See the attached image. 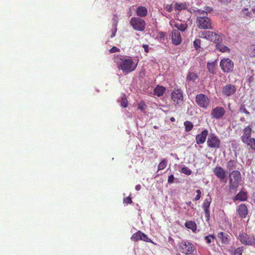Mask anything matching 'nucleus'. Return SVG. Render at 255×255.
<instances>
[{
  "instance_id": "18",
  "label": "nucleus",
  "mask_w": 255,
  "mask_h": 255,
  "mask_svg": "<svg viewBox=\"0 0 255 255\" xmlns=\"http://www.w3.org/2000/svg\"><path fill=\"white\" fill-rule=\"evenodd\" d=\"M252 134V128L248 126L244 128L243 134L241 136V140L243 142H247V140L251 138Z\"/></svg>"
},
{
  "instance_id": "56",
  "label": "nucleus",
  "mask_w": 255,
  "mask_h": 255,
  "mask_svg": "<svg viewBox=\"0 0 255 255\" xmlns=\"http://www.w3.org/2000/svg\"><path fill=\"white\" fill-rule=\"evenodd\" d=\"M244 111L245 114H249V112L246 109H244Z\"/></svg>"
},
{
  "instance_id": "20",
  "label": "nucleus",
  "mask_w": 255,
  "mask_h": 255,
  "mask_svg": "<svg viewBox=\"0 0 255 255\" xmlns=\"http://www.w3.org/2000/svg\"><path fill=\"white\" fill-rule=\"evenodd\" d=\"M135 12L137 15L141 17H145L147 14V8L143 6H138L136 9Z\"/></svg>"
},
{
  "instance_id": "5",
  "label": "nucleus",
  "mask_w": 255,
  "mask_h": 255,
  "mask_svg": "<svg viewBox=\"0 0 255 255\" xmlns=\"http://www.w3.org/2000/svg\"><path fill=\"white\" fill-rule=\"evenodd\" d=\"M195 101L199 107L203 109L207 108L210 103V99L203 94L197 95L195 97Z\"/></svg>"
},
{
  "instance_id": "38",
  "label": "nucleus",
  "mask_w": 255,
  "mask_h": 255,
  "mask_svg": "<svg viewBox=\"0 0 255 255\" xmlns=\"http://www.w3.org/2000/svg\"><path fill=\"white\" fill-rule=\"evenodd\" d=\"M186 4L185 3H176L175 4V8L178 10H181L186 8Z\"/></svg>"
},
{
  "instance_id": "48",
  "label": "nucleus",
  "mask_w": 255,
  "mask_h": 255,
  "mask_svg": "<svg viewBox=\"0 0 255 255\" xmlns=\"http://www.w3.org/2000/svg\"><path fill=\"white\" fill-rule=\"evenodd\" d=\"M244 14L247 16H250L251 12L248 11V8H245L242 10Z\"/></svg>"
},
{
  "instance_id": "6",
  "label": "nucleus",
  "mask_w": 255,
  "mask_h": 255,
  "mask_svg": "<svg viewBox=\"0 0 255 255\" xmlns=\"http://www.w3.org/2000/svg\"><path fill=\"white\" fill-rule=\"evenodd\" d=\"M178 246L180 252L186 255L192 254L195 250L194 245L188 242H182L179 244Z\"/></svg>"
},
{
  "instance_id": "54",
  "label": "nucleus",
  "mask_w": 255,
  "mask_h": 255,
  "mask_svg": "<svg viewBox=\"0 0 255 255\" xmlns=\"http://www.w3.org/2000/svg\"><path fill=\"white\" fill-rule=\"evenodd\" d=\"M135 189L137 191H139L141 189V186L140 185H136L135 187Z\"/></svg>"
},
{
  "instance_id": "44",
  "label": "nucleus",
  "mask_w": 255,
  "mask_h": 255,
  "mask_svg": "<svg viewBox=\"0 0 255 255\" xmlns=\"http://www.w3.org/2000/svg\"><path fill=\"white\" fill-rule=\"evenodd\" d=\"M196 193H197V194L195 198V201H198L201 198V191L199 189H198V190H197L196 191Z\"/></svg>"
},
{
  "instance_id": "58",
  "label": "nucleus",
  "mask_w": 255,
  "mask_h": 255,
  "mask_svg": "<svg viewBox=\"0 0 255 255\" xmlns=\"http://www.w3.org/2000/svg\"><path fill=\"white\" fill-rule=\"evenodd\" d=\"M252 11L254 13H255V9H253Z\"/></svg>"
},
{
  "instance_id": "13",
  "label": "nucleus",
  "mask_w": 255,
  "mask_h": 255,
  "mask_svg": "<svg viewBox=\"0 0 255 255\" xmlns=\"http://www.w3.org/2000/svg\"><path fill=\"white\" fill-rule=\"evenodd\" d=\"M215 175L221 181L226 182L225 178L227 176L226 171L221 166H216L213 169Z\"/></svg>"
},
{
  "instance_id": "37",
  "label": "nucleus",
  "mask_w": 255,
  "mask_h": 255,
  "mask_svg": "<svg viewBox=\"0 0 255 255\" xmlns=\"http://www.w3.org/2000/svg\"><path fill=\"white\" fill-rule=\"evenodd\" d=\"M201 40L200 39H195L193 42L194 47L196 50H200L201 48Z\"/></svg>"
},
{
  "instance_id": "45",
  "label": "nucleus",
  "mask_w": 255,
  "mask_h": 255,
  "mask_svg": "<svg viewBox=\"0 0 255 255\" xmlns=\"http://www.w3.org/2000/svg\"><path fill=\"white\" fill-rule=\"evenodd\" d=\"M119 51H120V49L115 46L113 47L109 50V52L111 53H115V52H119Z\"/></svg>"
},
{
  "instance_id": "3",
  "label": "nucleus",
  "mask_w": 255,
  "mask_h": 255,
  "mask_svg": "<svg viewBox=\"0 0 255 255\" xmlns=\"http://www.w3.org/2000/svg\"><path fill=\"white\" fill-rule=\"evenodd\" d=\"M196 24L199 29H212V22L210 18L204 15H199L196 19Z\"/></svg>"
},
{
  "instance_id": "40",
  "label": "nucleus",
  "mask_w": 255,
  "mask_h": 255,
  "mask_svg": "<svg viewBox=\"0 0 255 255\" xmlns=\"http://www.w3.org/2000/svg\"><path fill=\"white\" fill-rule=\"evenodd\" d=\"M128 101L126 97V96L125 95H123V96L121 97V105L124 107L126 108L128 106Z\"/></svg>"
},
{
  "instance_id": "47",
  "label": "nucleus",
  "mask_w": 255,
  "mask_h": 255,
  "mask_svg": "<svg viewBox=\"0 0 255 255\" xmlns=\"http://www.w3.org/2000/svg\"><path fill=\"white\" fill-rule=\"evenodd\" d=\"M124 203H125L126 204H130L132 203L131 199L130 197H127L124 199Z\"/></svg>"
},
{
  "instance_id": "42",
  "label": "nucleus",
  "mask_w": 255,
  "mask_h": 255,
  "mask_svg": "<svg viewBox=\"0 0 255 255\" xmlns=\"http://www.w3.org/2000/svg\"><path fill=\"white\" fill-rule=\"evenodd\" d=\"M146 106L144 102L141 101L138 104V109H139L141 111L143 112L146 109Z\"/></svg>"
},
{
  "instance_id": "46",
  "label": "nucleus",
  "mask_w": 255,
  "mask_h": 255,
  "mask_svg": "<svg viewBox=\"0 0 255 255\" xmlns=\"http://www.w3.org/2000/svg\"><path fill=\"white\" fill-rule=\"evenodd\" d=\"M174 176L173 174H171L168 176V182L170 184L174 182Z\"/></svg>"
},
{
  "instance_id": "10",
  "label": "nucleus",
  "mask_w": 255,
  "mask_h": 255,
  "mask_svg": "<svg viewBox=\"0 0 255 255\" xmlns=\"http://www.w3.org/2000/svg\"><path fill=\"white\" fill-rule=\"evenodd\" d=\"M207 143L209 147L217 149L220 147L221 141L216 135L211 134L208 137Z\"/></svg>"
},
{
  "instance_id": "23",
  "label": "nucleus",
  "mask_w": 255,
  "mask_h": 255,
  "mask_svg": "<svg viewBox=\"0 0 255 255\" xmlns=\"http://www.w3.org/2000/svg\"><path fill=\"white\" fill-rule=\"evenodd\" d=\"M165 91V88L162 86H157L154 90V94L157 97H160L163 95Z\"/></svg>"
},
{
  "instance_id": "53",
  "label": "nucleus",
  "mask_w": 255,
  "mask_h": 255,
  "mask_svg": "<svg viewBox=\"0 0 255 255\" xmlns=\"http://www.w3.org/2000/svg\"><path fill=\"white\" fill-rule=\"evenodd\" d=\"M252 200L255 203V192L252 194Z\"/></svg>"
},
{
  "instance_id": "9",
  "label": "nucleus",
  "mask_w": 255,
  "mask_h": 255,
  "mask_svg": "<svg viewBox=\"0 0 255 255\" xmlns=\"http://www.w3.org/2000/svg\"><path fill=\"white\" fill-rule=\"evenodd\" d=\"M238 239L244 245L250 246L255 245V238L253 235H248L245 233H242L239 234Z\"/></svg>"
},
{
  "instance_id": "11",
  "label": "nucleus",
  "mask_w": 255,
  "mask_h": 255,
  "mask_svg": "<svg viewBox=\"0 0 255 255\" xmlns=\"http://www.w3.org/2000/svg\"><path fill=\"white\" fill-rule=\"evenodd\" d=\"M171 99L178 105L182 104L183 101V92L180 89H174L171 95Z\"/></svg>"
},
{
  "instance_id": "14",
  "label": "nucleus",
  "mask_w": 255,
  "mask_h": 255,
  "mask_svg": "<svg viewBox=\"0 0 255 255\" xmlns=\"http://www.w3.org/2000/svg\"><path fill=\"white\" fill-rule=\"evenodd\" d=\"M236 91L235 86L232 84H227L222 88V93L226 97H229L234 94Z\"/></svg>"
},
{
  "instance_id": "36",
  "label": "nucleus",
  "mask_w": 255,
  "mask_h": 255,
  "mask_svg": "<svg viewBox=\"0 0 255 255\" xmlns=\"http://www.w3.org/2000/svg\"><path fill=\"white\" fill-rule=\"evenodd\" d=\"M167 166V160L165 159H162L161 162L158 165V170L164 169Z\"/></svg>"
},
{
  "instance_id": "8",
  "label": "nucleus",
  "mask_w": 255,
  "mask_h": 255,
  "mask_svg": "<svg viewBox=\"0 0 255 255\" xmlns=\"http://www.w3.org/2000/svg\"><path fill=\"white\" fill-rule=\"evenodd\" d=\"M221 69L225 73H229L233 71L234 64L230 59L226 58L222 59L220 62Z\"/></svg>"
},
{
  "instance_id": "49",
  "label": "nucleus",
  "mask_w": 255,
  "mask_h": 255,
  "mask_svg": "<svg viewBox=\"0 0 255 255\" xmlns=\"http://www.w3.org/2000/svg\"><path fill=\"white\" fill-rule=\"evenodd\" d=\"M142 47L144 48V51L146 53L148 52V45L147 44H143Z\"/></svg>"
},
{
  "instance_id": "51",
  "label": "nucleus",
  "mask_w": 255,
  "mask_h": 255,
  "mask_svg": "<svg viewBox=\"0 0 255 255\" xmlns=\"http://www.w3.org/2000/svg\"><path fill=\"white\" fill-rule=\"evenodd\" d=\"M116 31H117V28H116V26L115 27V29L113 30V31L112 32V34L111 36V38L114 37L116 35Z\"/></svg>"
},
{
  "instance_id": "27",
  "label": "nucleus",
  "mask_w": 255,
  "mask_h": 255,
  "mask_svg": "<svg viewBox=\"0 0 255 255\" xmlns=\"http://www.w3.org/2000/svg\"><path fill=\"white\" fill-rule=\"evenodd\" d=\"M198 78L197 75L194 72H189L187 75L186 80L188 81H195Z\"/></svg>"
},
{
  "instance_id": "4",
  "label": "nucleus",
  "mask_w": 255,
  "mask_h": 255,
  "mask_svg": "<svg viewBox=\"0 0 255 255\" xmlns=\"http://www.w3.org/2000/svg\"><path fill=\"white\" fill-rule=\"evenodd\" d=\"M130 25L136 31H143L145 30L146 23L142 18L138 17H132L129 21Z\"/></svg>"
},
{
  "instance_id": "50",
  "label": "nucleus",
  "mask_w": 255,
  "mask_h": 255,
  "mask_svg": "<svg viewBox=\"0 0 255 255\" xmlns=\"http://www.w3.org/2000/svg\"><path fill=\"white\" fill-rule=\"evenodd\" d=\"M219 1L224 4H227L230 2L231 0H219Z\"/></svg>"
},
{
  "instance_id": "12",
  "label": "nucleus",
  "mask_w": 255,
  "mask_h": 255,
  "mask_svg": "<svg viewBox=\"0 0 255 255\" xmlns=\"http://www.w3.org/2000/svg\"><path fill=\"white\" fill-rule=\"evenodd\" d=\"M225 110L222 107H216L212 110L211 117L212 119L219 120L225 114Z\"/></svg>"
},
{
  "instance_id": "57",
  "label": "nucleus",
  "mask_w": 255,
  "mask_h": 255,
  "mask_svg": "<svg viewBox=\"0 0 255 255\" xmlns=\"http://www.w3.org/2000/svg\"><path fill=\"white\" fill-rule=\"evenodd\" d=\"M187 204L188 205H191V202L189 201V202H188V203H187Z\"/></svg>"
},
{
  "instance_id": "29",
  "label": "nucleus",
  "mask_w": 255,
  "mask_h": 255,
  "mask_svg": "<svg viewBox=\"0 0 255 255\" xmlns=\"http://www.w3.org/2000/svg\"><path fill=\"white\" fill-rule=\"evenodd\" d=\"M249 146L250 148L255 151V138H251L247 140V142H244Z\"/></svg>"
},
{
  "instance_id": "31",
  "label": "nucleus",
  "mask_w": 255,
  "mask_h": 255,
  "mask_svg": "<svg viewBox=\"0 0 255 255\" xmlns=\"http://www.w3.org/2000/svg\"><path fill=\"white\" fill-rule=\"evenodd\" d=\"M237 163V161L235 160H230L227 164V168L229 171L233 170Z\"/></svg>"
},
{
  "instance_id": "2",
  "label": "nucleus",
  "mask_w": 255,
  "mask_h": 255,
  "mask_svg": "<svg viewBox=\"0 0 255 255\" xmlns=\"http://www.w3.org/2000/svg\"><path fill=\"white\" fill-rule=\"evenodd\" d=\"M230 188L233 190L236 189L241 181L242 177L241 173L238 170H233L229 174Z\"/></svg>"
},
{
  "instance_id": "17",
  "label": "nucleus",
  "mask_w": 255,
  "mask_h": 255,
  "mask_svg": "<svg viewBox=\"0 0 255 255\" xmlns=\"http://www.w3.org/2000/svg\"><path fill=\"white\" fill-rule=\"evenodd\" d=\"M217 237L221 241V243L222 246L228 244L230 241L229 235L225 232H220L218 233Z\"/></svg>"
},
{
  "instance_id": "7",
  "label": "nucleus",
  "mask_w": 255,
  "mask_h": 255,
  "mask_svg": "<svg viewBox=\"0 0 255 255\" xmlns=\"http://www.w3.org/2000/svg\"><path fill=\"white\" fill-rule=\"evenodd\" d=\"M202 37L214 42L215 44L221 43L222 38L219 34L210 31H205L202 33Z\"/></svg>"
},
{
  "instance_id": "60",
  "label": "nucleus",
  "mask_w": 255,
  "mask_h": 255,
  "mask_svg": "<svg viewBox=\"0 0 255 255\" xmlns=\"http://www.w3.org/2000/svg\"><path fill=\"white\" fill-rule=\"evenodd\" d=\"M251 78H252V77H250V81H251V80H252Z\"/></svg>"
},
{
  "instance_id": "30",
  "label": "nucleus",
  "mask_w": 255,
  "mask_h": 255,
  "mask_svg": "<svg viewBox=\"0 0 255 255\" xmlns=\"http://www.w3.org/2000/svg\"><path fill=\"white\" fill-rule=\"evenodd\" d=\"M184 125L185 126V131L186 132H189L193 128V124L190 121H185L184 122Z\"/></svg>"
},
{
  "instance_id": "1",
  "label": "nucleus",
  "mask_w": 255,
  "mask_h": 255,
  "mask_svg": "<svg viewBox=\"0 0 255 255\" xmlns=\"http://www.w3.org/2000/svg\"><path fill=\"white\" fill-rule=\"evenodd\" d=\"M114 61L118 65L119 69L124 73H128L133 71L136 68L137 64H134L131 58H126L123 56H117L114 58Z\"/></svg>"
},
{
  "instance_id": "61",
  "label": "nucleus",
  "mask_w": 255,
  "mask_h": 255,
  "mask_svg": "<svg viewBox=\"0 0 255 255\" xmlns=\"http://www.w3.org/2000/svg\"><path fill=\"white\" fill-rule=\"evenodd\" d=\"M177 255H180V254H177Z\"/></svg>"
},
{
  "instance_id": "19",
  "label": "nucleus",
  "mask_w": 255,
  "mask_h": 255,
  "mask_svg": "<svg viewBox=\"0 0 255 255\" xmlns=\"http://www.w3.org/2000/svg\"><path fill=\"white\" fill-rule=\"evenodd\" d=\"M208 130L207 129L202 131L200 133L197 134L196 136V143L198 144L203 143L206 140Z\"/></svg>"
},
{
  "instance_id": "21",
  "label": "nucleus",
  "mask_w": 255,
  "mask_h": 255,
  "mask_svg": "<svg viewBox=\"0 0 255 255\" xmlns=\"http://www.w3.org/2000/svg\"><path fill=\"white\" fill-rule=\"evenodd\" d=\"M238 212L240 217L245 218L248 214V209L246 204H241L238 207Z\"/></svg>"
},
{
  "instance_id": "32",
  "label": "nucleus",
  "mask_w": 255,
  "mask_h": 255,
  "mask_svg": "<svg viewBox=\"0 0 255 255\" xmlns=\"http://www.w3.org/2000/svg\"><path fill=\"white\" fill-rule=\"evenodd\" d=\"M207 68L208 71L212 74H214L215 73V69H216V64L215 62H208L207 63Z\"/></svg>"
},
{
  "instance_id": "52",
  "label": "nucleus",
  "mask_w": 255,
  "mask_h": 255,
  "mask_svg": "<svg viewBox=\"0 0 255 255\" xmlns=\"http://www.w3.org/2000/svg\"><path fill=\"white\" fill-rule=\"evenodd\" d=\"M166 8H167V10L169 12L171 11L172 10V7L171 5H167Z\"/></svg>"
},
{
  "instance_id": "28",
  "label": "nucleus",
  "mask_w": 255,
  "mask_h": 255,
  "mask_svg": "<svg viewBox=\"0 0 255 255\" xmlns=\"http://www.w3.org/2000/svg\"><path fill=\"white\" fill-rule=\"evenodd\" d=\"M174 27L177 28L178 30L184 31L187 28V24L181 22H176L174 24Z\"/></svg>"
},
{
  "instance_id": "39",
  "label": "nucleus",
  "mask_w": 255,
  "mask_h": 255,
  "mask_svg": "<svg viewBox=\"0 0 255 255\" xmlns=\"http://www.w3.org/2000/svg\"><path fill=\"white\" fill-rule=\"evenodd\" d=\"M243 251V247L238 248L234 251L233 255H242Z\"/></svg>"
},
{
  "instance_id": "34",
  "label": "nucleus",
  "mask_w": 255,
  "mask_h": 255,
  "mask_svg": "<svg viewBox=\"0 0 255 255\" xmlns=\"http://www.w3.org/2000/svg\"><path fill=\"white\" fill-rule=\"evenodd\" d=\"M141 232L140 231H138L132 235V236L131 237V239L134 242H136L139 240H141Z\"/></svg>"
},
{
  "instance_id": "35",
  "label": "nucleus",
  "mask_w": 255,
  "mask_h": 255,
  "mask_svg": "<svg viewBox=\"0 0 255 255\" xmlns=\"http://www.w3.org/2000/svg\"><path fill=\"white\" fill-rule=\"evenodd\" d=\"M205 240L206 241L207 244H211L215 239H216V237L213 234H210L208 236H206L204 237Z\"/></svg>"
},
{
  "instance_id": "15",
  "label": "nucleus",
  "mask_w": 255,
  "mask_h": 255,
  "mask_svg": "<svg viewBox=\"0 0 255 255\" xmlns=\"http://www.w3.org/2000/svg\"><path fill=\"white\" fill-rule=\"evenodd\" d=\"M211 197L209 196L206 198L202 205V208H203L205 212V216L206 218V220L208 221L210 219V211L209 207L211 202Z\"/></svg>"
},
{
  "instance_id": "25",
  "label": "nucleus",
  "mask_w": 255,
  "mask_h": 255,
  "mask_svg": "<svg viewBox=\"0 0 255 255\" xmlns=\"http://www.w3.org/2000/svg\"><path fill=\"white\" fill-rule=\"evenodd\" d=\"M185 227L189 229H191L193 232H195L197 230V225L196 223L193 221L186 222L185 223Z\"/></svg>"
},
{
  "instance_id": "33",
  "label": "nucleus",
  "mask_w": 255,
  "mask_h": 255,
  "mask_svg": "<svg viewBox=\"0 0 255 255\" xmlns=\"http://www.w3.org/2000/svg\"><path fill=\"white\" fill-rule=\"evenodd\" d=\"M248 53L251 57H255V44L250 45L248 47Z\"/></svg>"
},
{
  "instance_id": "16",
  "label": "nucleus",
  "mask_w": 255,
  "mask_h": 255,
  "mask_svg": "<svg viewBox=\"0 0 255 255\" xmlns=\"http://www.w3.org/2000/svg\"><path fill=\"white\" fill-rule=\"evenodd\" d=\"M171 40L175 45H179L181 43L182 39L180 32L176 29H173L171 32Z\"/></svg>"
},
{
  "instance_id": "41",
  "label": "nucleus",
  "mask_w": 255,
  "mask_h": 255,
  "mask_svg": "<svg viewBox=\"0 0 255 255\" xmlns=\"http://www.w3.org/2000/svg\"><path fill=\"white\" fill-rule=\"evenodd\" d=\"M181 172L186 175H189L191 174V170L186 167H183L181 169Z\"/></svg>"
},
{
  "instance_id": "24",
  "label": "nucleus",
  "mask_w": 255,
  "mask_h": 255,
  "mask_svg": "<svg viewBox=\"0 0 255 255\" xmlns=\"http://www.w3.org/2000/svg\"><path fill=\"white\" fill-rule=\"evenodd\" d=\"M216 44V49L220 52L226 53L230 52V48L228 47L221 44V43H217Z\"/></svg>"
},
{
  "instance_id": "55",
  "label": "nucleus",
  "mask_w": 255,
  "mask_h": 255,
  "mask_svg": "<svg viewBox=\"0 0 255 255\" xmlns=\"http://www.w3.org/2000/svg\"><path fill=\"white\" fill-rule=\"evenodd\" d=\"M170 120L171 122H175V118L174 117H171L170 118Z\"/></svg>"
},
{
  "instance_id": "43",
  "label": "nucleus",
  "mask_w": 255,
  "mask_h": 255,
  "mask_svg": "<svg viewBox=\"0 0 255 255\" xmlns=\"http://www.w3.org/2000/svg\"><path fill=\"white\" fill-rule=\"evenodd\" d=\"M141 240H142V241L147 242V243L151 242V240L149 238H148V237L147 236V235H146L145 234L141 232Z\"/></svg>"
},
{
  "instance_id": "22",
  "label": "nucleus",
  "mask_w": 255,
  "mask_h": 255,
  "mask_svg": "<svg viewBox=\"0 0 255 255\" xmlns=\"http://www.w3.org/2000/svg\"><path fill=\"white\" fill-rule=\"evenodd\" d=\"M247 193L246 192L241 191L235 196L234 201H235L236 200H240L244 201L247 200Z\"/></svg>"
},
{
  "instance_id": "59",
  "label": "nucleus",
  "mask_w": 255,
  "mask_h": 255,
  "mask_svg": "<svg viewBox=\"0 0 255 255\" xmlns=\"http://www.w3.org/2000/svg\"><path fill=\"white\" fill-rule=\"evenodd\" d=\"M251 78H252V77H250V81H251V80H252Z\"/></svg>"
},
{
  "instance_id": "26",
  "label": "nucleus",
  "mask_w": 255,
  "mask_h": 255,
  "mask_svg": "<svg viewBox=\"0 0 255 255\" xmlns=\"http://www.w3.org/2000/svg\"><path fill=\"white\" fill-rule=\"evenodd\" d=\"M213 11V8L210 6H206L204 8V10H198L197 11L198 15H207L208 13H211Z\"/></svg>"
}]
</instances>
